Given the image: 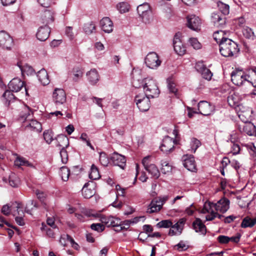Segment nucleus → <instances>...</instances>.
<instances>
[{"mask_svg":"<svg viewBox=\"0 0 256 256\" xmlns=\"http://www.w3.org/2000/svg\"><path fill=\"white\" fill-rule=\"evenodd\" d=\"M31 206L37 208V204L34 200H30L26 204L25 208V212L28 214H31V210H32V208H30Z\"/></svg>","mask_w":256,"mask_h":256,"instance_id":"nucleus-58","label":"nucleus"},{"mask_svg":"<svg viewBox=\"0 0 256 256\" xmlns=\"http://www.w3.org/2000/svg\"><path fill=\"white\" fill-rule=\"evenodd\" d=\"M224 32L217 31L214 34V39L219 43L220 52L225 57L232 56L236 54L239 48L237 44L230 38L224 37Z\"/></svg>","mask_w":256,"mask_h":256,"instance_id":"nucleus-1","label":"nucleus"},{"mask_svg":"<svg viewBox=\"0 0 256 256\" xmlns=\"http://www.w3.org/2000/svg\"><path fill=\"white\" fill-rule=\"evenodd\" d=\"M182 159L184 166L188 170L193 172L196 169V162L193 156L184 155Z\"/></svg>","mask_w":256,"mask_h":256,"instance_id":"nucleus-17","label":"nucleus"},{"mask_svg":"<svg viewBox=\"0 0 256 256\" xmlns=\"http://www.w3.org/2000/svg\"><path fill=\"white\" fill-rule=\"evenodd\" d=\"M14 45L10 36L4 30L0 32V47L4 50H10Z\"/></svg>","mask_w":256,"mask_h":256,"instance_id":"nucleus-9","label":"nucleus"},{"mask_svg":"<svg viewBox=\"0 0 256 256\" xmlns=\"http://www.w3.org/2000/svg\"><path fill=\"white\" fill-rule=\"evenodd\" d=\"M192 228L196 232H199L203 235H205L206 234V227L202 223V220L199 218H196L193 222Z\"/></svg>","mask_w":256,"mask_h":256,"instance_id":"nucleus-26","label":"nucleus"},{"mask_svg":"<svg viewBox=\"0 0 256 256\" xmlns=\"http://www.w3.org/2000/svg\"><path fill=\"white\" fill-rule=\"evenodd\" d=\"M17 66L23 76H24L26 74L28 76L32 75L34 73V68L26 64H24L20 62L17 63Z\"/></svg>","mask_w":256,"mask_h":256,"instance_id":"nucleus-27","label":"nucleus"},{"mask_svg":"<svg viewBox=\"0 0 256 256\" xmlns=\"http://www.w3.org/2000/svg\"><path fill=\"white\" fill-rule=\"evenodd\" d=\"M175 140L172 138L166 136L162 140L160 146L162 151L165 153L170 152L174 148Z\"/></svg>","mask_w":256,"mask_h":256,"instance_id":"nucleus-11","label":"nucleus"},{"mask_svg":"<svg viewBox=\"0 0 256 256\" xmlns=\"http://www.w3.org/2000/svg\"><path fill=\"white\" fill-rule=\"evenodd\" d=\"M144 168L152 177L156 178H158L160 176V173L158 168L154 164H150L149 166H147V167Z\"/></svg>","mask_w":256,"mask_h":256,"instance_id":"nucleus-34","label":"nucleus"},{"mask_svg":"<svg viewBox=\"0 0 256 256\" xmlns=\"http://www.w3.org/2000/svg\"><path fill=\"white\" fill-rule=\"evenodd\" d=\"M198 110L200 114L209 116L213 112L214 107L206 101H200L198 104Z\"/></svg>","mask_w":256,"mask_h":256,"instance_id":"nucleus-13","label":"nucleus"},{"mask_svg":"<svg viewBox=\"0 0 256 256\" xmlns=\"http://www.w3.org/2000/svg\"><path fill=\"white\" fill-rule=\"evenodd\" d=\"M244 36L247 38L254 40L255 36L252 29L249 27L246 26L242 30Z\"/></svg>","mask_w":256,"mask_h":256,"instance_id":"nucleus-46","label":"nucleus"},{"mask_svg":"<svg viewBox=\"0 0 256 256\" xmlns=\"http://www.w3.org/2000/svg\"><path fill=\"white\" fill-rule=\"evenodd\" d=\"M240 98L238 94L233 93L230 95L228 98V104L232 107L238 106V108L241 110V108H244L242 104H239Z\"/></svg>","mask_w":256,"mask_h":256,"instance_id":"nucleus-29","label":"nucleus"},{"mask_svg":"<svg viewBox=\"0 0 256 256\" xmlns=\"http://www.w3.org/2000/svg\"><path fill=\"white\" fill-rule=\"evenodd\" d=\"M82 212L88 217H99L100 214L94 212V210H85Z\"/></svg>","mask_w":256,"mask_h":256,"instance_id":"nucleus-56","label":"nucleus"},{"mask_svg":"<svg viewBox=\"0 0 256 256\" xmlns=\"http://www.w3.org/2000/svg\"><path fill=\"white\" fill-rule=\"evenodd\" d=\"M132 86L136 88H142L144 94L150 96L151 98L158 96L160 92L156 80L151 78L144 79L134 78Z\"/></svg>","mask_w":256,"mask_h":256,"instance_id":"nucleus-4","label":"nucleus"},{"mask_svg":"<svg viewBox=\"0 0 256 256\" xmlns=\"http://www.w3.org/2000/svg\"><path fill=\"white\" fill-rule=\"evenodd\" d=\"M70 174V170L66 166H62L60 168V174L64 181L66 182L68 180Z\"/></svg>","mask_w":256,"mask_h":256,"instance_id":"nucleus-44","label":"nucleus"},{"mask_svg":"<svg viewBox=\"0 0 256 256\" xmlns=\"http://www.w3.org/2000/svg\"><path fill=\"white\" fill-rule=\"evenodd\" d=\"M150 96L144 94H139L136 96L134 102L140 111H148L150 107Z\"/></svg>","mask_w":256,"mask_h":256,"instance_id":"nucleus-5","label":"nucleus"},{"mask_svg":"<svg viewBox=\"0 0 256 256\" xmlns=\"http://www.w3.org/2000/svg\"><path fill=\"white\" fill-rule=\"evenodd\" d=\"M116 9L121 14L127 12L130 8V4L126 2H120L116 4Z\"/></svg>","mask_w":256,"mask_h":256,"instance_id":"nucleus-38","label":"nucleus"},{"mask_svg":"<svg viewBox=\"0 0 256 256\" xmlns=\"http://www.w3.org/2000/svg\"><path fill=\"white\" fill-rule=\"evenodd\" d=\"M18 120L22 124V128L25 130L40 132L42 130L41 124L32 119V112L27 106H24Z\"/></svg>","mask_w":256,"mask_h":256,"instance_id":"nucleus-3","label":"nucleus"},{"mask_svg":"<svg viewBox=\"0 0 256 256\" xmlns=\"http://www.w3.org/2000/svg\"><path fill=\"white\" fill-rule=\"evenodd\" d=\"M229 200L225 198L220 199L216 203L206 202L200 212L202 214L208 213V214L206 216V220H212L216 216L215 211L225 212L229 208Z\"/></svg>","mask_w":256,"mask_h":256,"instance_id":"nucleus-2","label":"nucleus"},{"mask_svg":"<svg viewBox=\"0 0 256 256\" xmlns=\"http://www.w3.org/2000/svg\"><path fill=\"white\" fill-rule=\"evenodd\" d=\"M172 222L168 220H162L158 222L156 226L158 228H168L172 226Z\"/></svg>","mask_w":256,"mask_h":256,"instance_id":"nucleus-52","label":"nucleus"},{"mask_svg":"<svg viewBox=\"0 0 256 256\" xmlns=\"http://www.w3.org/2000/svg\"><path fill=\"white\" fill-rule=\"evenodd\" d=\"M246 76L247 82L250 84L254 88L251 94L256 95V71L255 69L250 68L246 70Z\"/></svg>","mask_w":256,"mask_h":256,"instance_id":"nucleus-21","label":"nucleus"},{"mask_svg":"<svg viewBox=\"0 0 256 256\" xmlns=\"http://www.w3.org/2000/svg\"><path fill=\"white\" fill-rule=\"evenodd\" d=\"M246 71L236 70L231 73V80L234 84L238 86L244 85L247 82Z\"/></svg>","mask_w":256,"mask_h":256,"instance_id":"nucleus-7","label":"nucleus"},{"mask_svg":"<svg viewBox=\"0 0 256 256\" xmlns=\"http://www.w3.org/2000/svg\"><path fill=\"white\" fill-rule=\"evenodd\" d=\"M175 246L177 247V248L179 251L185 250L188 248V246L182 241H180Z\"/></svg>","mask_w":256,"mask_h":256,"instance_id":"nucleus-63","label":"nucleus"},{"mask_svg":"<svg viewBox=\"0 0 256 256\" xmlns=\"http://www.w3.org/2000/svg\"><path fill=\"white\" fill-rule=\"evenodd\" d=\"M187 26L193 30L198 31L200 29L201 20L195 15L188 16H187Z\"/></svg>","mask_w":256,"mask_h":256,"instance_id":"nucleus-12","label":"nucleus"},{"mask_svg":"<svg viewBox=\"0 0 256 256\" xmlns=\"http://www.w3.org/2000/svg\"><path fill=\"white\" fill-rule=\"evenodd\" d=\"M10 90H6L4 94H3V97L6 100L7 102H8V104L10 102V101L14 99V94Z\"/></svg>","mask_w":256,"mask_h":256,"instance_id":"nucleus-59","label":"nucleus"},{"mask_svg":"<svg viewBox=\"0 0 256 256\" xmlns=\"http://www.w3.org/2000/svg\"><path fill=\"white\" fill-rule=\"evenodd\" d=\"M13 205L14 206V208H16V210H14L13 212L14 215L16 216V214H18L19 216H24V212L22 210V205L21 203L15 202L14 204H13Z\"/></svg>","mask_w":256,"mask_h":256,"instance_id":"nucleus-45","label":"nucleus"},{"mask_svg":"<svg viewBox=\"0 0 256 256\" xmlns=\"http://www.w3.org/2000/svg\"><path fill=\"white\" fill-rule=\"evenodd\" d=\"M230 141L233 143V145L232 146V151L233 154H237L240 152V146L238 144H234L235 138H233V136L230 135Z\"/></svg>","mask_w":256,"mask_h":256,"instance_id":"nucleus-53","label":"nucleus"},{"mask_svg":"<svg viewBox=\"0 0 256 256\" xmlns=\"http://www.w3.org/2000/svg\"><path fill=\"white\" fill-rule=\"evenodd\" d=\"M50 32L49 26H41L38 30L36 37L40 41H45L48 38Z\"/></svg>","mask_w":256,"mask_h":256,"instance_id":"nucleus-22","label":"nucleus"},{"mask_svg":"<svg viewBox=\"0 0 256 256\" xmlns=\"http://www.w3.org/2000/svg\"><path fill=\"white\" fill-rule=\"evenodd\" d=\"M40 21L44 26H48L54 21V14L50 10H46L41 15Z\"/></svg>","mask_w":256,"mask_h":256,"instance_id":"nucleus-18","label":"nucleus"},{"mask_svg":"<svg viewBox=\"0 0 256 256\" xmlns=\"http://www.w3.org/2000/svg\"><path fill=\"white\" fill-rule=\"evenodd\" d=\"M161 166V170L162 173L166 174L171 172L172 169V166L166 161L162 160Z\"/></svg>","mask_w":256,"mask_h":256,"instance_id":"nucleus-50","label":"nucleus"},{"mask_svg":"<svg viewBox=\"0 0 256 256\" xmlns=\"http://www.w3.org/2000/svg\"><path fill=\"white\" fill-rule=\"evenodd\" d=\"M88 79L92 84H96L99 80V75L96 69H92L86 74Z\"/></svg>","mask_w":256,"mask_h":256,"instance_id":"nucleus-31","label":"nucleus"},{"mask_svg":"<svg viewBox=\"0 0 256 256\" xmlns=\"http://www.w3.org/2000/svg\"><path fill=\"white\" fill-rule=\"evenodd\" d=\"M83 74L84 72L81 68L75 67L70 72V76L73 81L77 82L82 78Z\"/></svg>","mask_w":256,"mask_h":256,"instance_id":"nucleus-32","label":"nucleus"},{"mask_svg":"<svg viewBox=\"0 0 256 256\" xmlns=\"http://www.w3.org/2000/svg\"><path fill=\"white\" fill-rule=\"evenodd\" d=\"M100 25L102 30L105 32L110 33L113 30V23L108 17L102 18L100 21Z\"/></svg>","mask_w":256,"mask_h":256,"instance_id":"nucleus-25","label":"nucleus"},{"mask_svg":"<svg viewBox=\"0 0 256 256\" xmlns=\"http://www.w3.org/2000/svg\"><path fill=\"white\" fill-rule=\"evenodd\" d=\"M99 160L100 164L104 166H107L109 163V158L104 152H100Z\"/></svg>","mask_w":256,"mask_h":256,"instance_id":"nucleus-49","label":"nucleus"},{"mask_svg":"<svg viewBox=\"0 0 256 256\" xmlns=\"http://www.w3.org/2000/svg\"><path fill=\"white\" fill-rule=\"evenodd\" d=\"M151 10H152L150 7V6L148 3L146 2H144L142 4H140L137 7V12L139 16H140Z\"/></svg>","mask_w":256,"mask_h":256,"instance_id":"nucleus-36","label":"nucleus"},{"mask_svg":"<svg viewBox=\"0 0 256 256\" xmlns=\"http://www.w3.org/2000/svg\"><path fill=\"white\" fill-rule=\"evenodd\" d=\"M14 164L18 167L25 166L29 167H33L32 164L22 157H18L14 161Z\"/></svg>","mask_w":256,"mask_h":256,"instance_id":"nucleus-39","label":"nucleus"},{"mask_svg":"<svg viewBox=\"0 0 256 256\" xmlns=\"http://www.w3.org/2000/svg\"><path fill=\"white\" fill-rule=\"evenodd\" d=\"M90 178L96 180L100 178V174L98 168L94 164H92L90 168V171L89 174Z\"/></svg>","mask_w":256,"mask_h":256,"instance_id":"nucleus-40","label":"nucleus"},{"mask_svg":"<svg viewBox=\"0 0 256 256\" xmlns=\"http://www.w3.org/2000/svg\"><path fill=\"white\" fill-rule=\"evenodd\" d=\"M196 68L198 71L201 72L203 78L208 80L211 79L212 74L209 69L205 67L202 64H197Z\"/></svg>","mask_w":256,"mask_h":256,"instance_id":"nucleus-28","label":"nucleus"},{"mask_svg":"<svg viewBox=\"0 0 256 256\" xmlns=\"http://www.w3.org/2000/svg\"><path fill=\"white\" fill-rule=\"evenodd\" d=\"M201 143L199 140L196 138H193L192 140V148L194 150V152H196V149L200 146Z\"/></svg>","mask_w":256,"mask_h":256,"instance_id":"nucleus-61","label":"nucleus"},{"mask_svg":"<svg viewBox=\"0 0 256 256\" xmlns=\"http://www.w3.org/2000/svg\"><path fill=\"white\" fill-rule=\"evenodd\" d=\"M140 17L142 18V21L144 23L146 24H150L153 20V14L152 10H151L148 11V12L140 16Z\"/></svg>","mask_w":256,"mask_h":256,"instance_id":"nucleus-41","label":"nucleus"},{"mask_svg":"<svg viewBox=\"0 0 256 256\" xmlns=\"http://www.w3.org/2000/svg\"><path fill=\"white\" fill-rule=\"evenodd\" d=\"M82 192L83 196L86 198H91L94 194L93 190L88 189L85 186L83 187Z\"/></svg>","mask_w":256,"mask_h":256,"instance_id":"nucleus-54","label":"nucleus"},{"mask_svg":"<svg viewBox=\"0 0 256 256\" xmlns=\"http://www.w3.org/2000/svg\"><path fill=\"white\" fill-rule=\"evenodd\" d=\"M53 100L56 105L64 104L66 100V94L62 88H56L52 94Z\"/></svg>","mask_w":256,"mask_h":256,"instance_id":"nucleus-10","label":"nucleus"},{"mask_svg":"<svg viewBox=\"0 0 256 256\" xmlns=\"http://www.w3.org/2000/svg\"><path fill=\"white\" fill-rule=\"evenodd\" d=\"M241 132H244L250 136H256V128L255 126L251 122L244 124L243 126L239 128Z\"/></svg>","mask_w":256,"mask_h":256,"instance_id":"nucleus-24","label":"nucleus"},{"mask_svg":"<svg viewBox=\"0 0 256 256\" xmlns=\"http://www.w3.org/2000/svg\"><path fill=\"white\" fill-rule=\"evenodd\" d=\"M37 76L40 82L44 86L48 85L50 82L48 72L44 68L38 72Z\"/></svg>","mask_w":256,"mask_h":256,"instance_id":"nucleus-30","label":"nucleus"},{"mask_svg":"<svg viewBox=\"0 0 256 256\" xmlns=\"http://www.w3.org/2000/svg\"><path fill=\"white\" fill-rule=\"evenodd\" d=\"M218 240L221 244H227L230 241V238L225 236H220L218 238Z\"/></svg>","mask_w":256,"mask_h":256,"instance_id":"nucleus-64","label":"nucleus"},{"mask_svg":"<svg viewBox=\"0 0 256 256\" xmlns=\"http://www.w3.org/2000/svg\"><path fill=\"white\" fill-rule=\"evenodd\" d=\"M56 146L60 148H67L69 145L68 138L64 135L58 136L56 139Z\"/></svg>","mask_w":256,"mask_h":256,"instance_id":"nucleus-33","label":"nucleus"},{"mask_svg":"<svg viewBox=\"0 0 256 256\" xmlns=\"http://www.w3.org/2000/svg\"><path fill=\"white\" fill-rule=\"evenodd\" d=\"M44 138L46 143L50 144L54 140L52 134L51 132L47 130L44 132Z\"/></svg>","mask_w":256,"mask_h":256,"instance_id":"nucleus-55","label":"nucleus"},{"mask_svg":"<svg viewBox=\"0 0 256 256\" xmlns=\"http://www.w3.org/2000/svg\"><path fill=\"white\" fill-rule=\"evenodd\" d=\"M252 113V110L250 108H247L246 111H242L241 113H238V117L244 123L246 124L248 121L250 114Z\"/></svg>","mask_w":256,"mask_h":256,"instance_id":"nucleus-35","label":"nucleus"},{"mask_svg":"<svg viewBox=\"0 0 256 256\" xmlns=\"http://www.w3.org/2000/svg\"><path fill=\"white\" fill-rule=\"evenodd\" d=\"M144 62L146 66L151 69H156L162 63L158 54L154 52H150L146 55Z\"/></svg>","mask_w":256,"mask_h":256,"instance_id":"nucleus-6","label":"nucleus"},{"mask_svg":"<svg viewBox=\"0 0 256 256\" xmlns=\"http://www.w3.org/2000/svg\"><path fill=\"white\" fill-rule=\"evenodd\" d=\"M66 148H62L60 151V154L62 158V161L64 164L66 163L68 160V155L66 150Z\"/></svg>","mask_w":256,"mask_h":256,"instance_id":"nucleus-60","label":"nucleus"},{"mask_svg":"<svg viewBox=\"0 0 256 256\" xmlns=\"http://www.w3.org/2000/svg\"><path fill=\"white\" fill-rule=\"evenodd\" d=\"M212 20L216 27H222L226 24L225 16L220 12L213 13L212 16Z\"/></svg>","mask_w":256,"mask_h":256,"instance_id":"nucleus-23","label":"nucleus"},{"mask_svg":"<svg viewBox=\"0 0 256 256\" xmlns=\"http://www.w3.org/2000/svg\"><path fill=\"white\" fill-rule=\"evenodd\" d=\"M189 43L194 49L199 50L202 48L201 44L196 38H192L189 39Z\"/></svg>","mask_w":256,"mask_h":256,"instance_id":"nucleus-51","label":"nucleus"},{"mask_svg":"<svg viewBox=\"0 0 256 256\" xmlns=\"http://www.w3.org/2000/svg\"><path fill=\"white\" fill-rule=\"evenodd\" d=\"M186 220L184 218H180L178 221L174 224L172 228H176V230H170L168 235L170 236L180 235L184 228Z\"/></svg>","mask_w":256,"mask_h":256,"instance_id":"nucleus-19","label":"nucleus"},{"mask_svg":"<svg viewBox=\"0 0 256 256\" xmlns=\"http://www.w3.org/2000/svg\"><path fill=\"white\" fill-rule=\"evenodd\" d=\"M167 84L170 92L176 94L178 89L176 88V85L174 80L172 78H168L167 80Z\"/></svg>","mask_w":256,"mask_h":256,"instance_id":"nucleus-47","label":"nucleus"},{"mask_svg":"<svg viewBox=\"0 0 256 256\" xmlns=\"http://www.w3.org/2000/svg\"><path fill=\"white\" fill-rule=\"evenodd\" d=\"M80 138L83 142H86V145L88 146L92 150H94V146L91 144L90 140L88 138V136L86 134V133H82V134Z\"/></svg>","mask_w":256,"mask_h":256,"instance_id":"nucleus-57","label":"nucleus"},{"mask_svg":"<svg viewBox=\"0 0 256 256\" xmlns=\"http://www.w3.org/2000/svg\"><path fill=\"white\" fill-rule=\"evenodd\" d=\"M113 164L124 169L126 166V159L124 156L118 154L116 152L112 153L110 157Z\"/></svg>","mask_w":256,"mask_h":256,"instance_id":"nucleus-15","label":"nucleus"},{"mask_svg":"<svg viewBox=\"0 0 256 256\" xmlns=\"http://www.w3.org/2000/svg\"><path fill=\"white\" fill-rule=\"evenodd\" d=\"M168 198V197L166 196L154 198L150 204L147 212L152 214L159 211Z\"/></svg>","mask_w":256,"mask_h":256,"instance_id":"nucleus-8","label":"nucleus"},{"mask_svg":"<svg viewBox=\"0 0 256 256\" xmlns=\"http://www.w3.org/2000/svg\"><path fill=\"white\" fill-rule=\"evenodd\" d=\"M99 218H100L101 222L105 224L107 226L116 227L119 226L120 225V220L113 216L106 217L100 214Z\"/></svg>","mask_w":256,"mask_h":256,"instance_id":"nucleus-16","label":"nucleus"},{"mask_svg":"<svg viewBox=\"0 0 256 256\" xmlns=\"http://www.w3.org/2000/svg\"><path fill=\"white\" fill-rule=\"evenodd\" d=\"M20 180L16 176L12 174L9 176V184L12 187H17L19 184Z\"/></svg>","mask_w":256,"mask_h":256,"instance_id":"nucleus-48","label":"nucleus"},{"mask_svg":"<svg viewBox=\"0 0 256 256\" xmlns=\"http://www.w3.org/2000/svg\"><path fill=\"white\" fill-rule=\"evenodd\" d=\"M24 87V83L20 78H13L8 84V89L12 92H17Z\"/></svg>","mask_w":256,"mask_h":256,"instance_id":"nucleus-20","label":"nucleus"},{"mask_svg":"<svg viewBox=\"0 0 256 256\" xmlns=\"http://www.w3.org/2000/svg\"><path fill=\"white\" fill-rule=\"evenodd\" d=\"M218 6L219 8L220 11L223 14L224 16H226L229 14V6L226 4L220 1L218 2Z\"/></svg>","mask_w":256,"mask_h":256,"instance_id":"nucleus-43","label":"nucleus"},{"mask_svg":"<svg viewBox=\"0 0 256 256\" xmlns=\"http://www.w3.org/2000/svg\"><path fill=\"white\" fill-rule=\"evenodd\" d=\"M256 224V218H251L246 216L242 220L241 224L242 228L252 227Z\"/></svg>","mask_w":256,"mask_h":256,"instance_id":"nucleus-37","label":"nucleus"},{"mask_svg":"<svg viewBox=\"0 0 256 256\" xmlns=\"http://www.w3.org/2000/svg\"><path fill=\"white\" fill-rule=\"evenodd\" d=\"M90 228L92 230L97 232H102L104 229V226L100 224H92Z\"/></svg>","mask_w":256,"mask_h":256,"instance_id":"nucleus-62","label":"nucleus"},{"mask_svg":"<svg viewBox=\"0 0 256 256\" xmlns=\"http://www.w3.org/2000/svg\"><path fill=\"white\" fill-rule=\"evenodd\" d=\"M173 44L174 51L176 54L180 56L185 54L186 51V46L182 43L178 34H176L174 36Z\"/></svg>","mask_w":256,"mask_h":256,"instance_id":"nucleus-14","label":"nucleus"},{"mask_svg":"<svg viewBox=\"0 0 256 256\" xmlns=\"http://www.w3.org/2000/svg\"><path fill=\"white\" fill-rule=\"evenodd\" d=\"M95 30V24L92 22L85 24L84 26V30L87 34H92Z\"/></svg>","mask_w":256,"mask_h":256,"instance_id":"nucleus-42","label":"nucleus"}]
</instances>
